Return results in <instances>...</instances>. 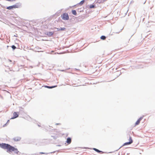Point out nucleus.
Here are the masks:
<instances>
[{"label": "nucleus", "mask_w": 155, "mask_h": 155, "mask_svg": "<svg viewBox=\"0 0 155 155\" xmlns=\"http://www.w3.org/2000/svg\"><path fill=\"white\" fill-rule=\"evenodd\" d=\"M0 146L3 149H6L7 152H12L14 151L15 153L17 154L19 152L17 148H15L8 144L2 143V144H0Z\"/></svg>", "instance_id": "obj_1"}, {"label": "nucleus", "mask_w": 155, "mask_h": 155, "mask_svg": "<svg viewBox=\"0 0 155 155\" xmlns=\"http://www.w3.org/2000/svg\"><path fill=\"white\" fill-rule=\"evenodd\" d=\"M61 17L63 20L65 21L68 20L69 18L68 13L65 12L61 15Z\"/></svg>", "instance_id": "obj_2"}, {"label": "nucleus", "mask_w": 155, "mask_h": 155, "mask_svg": "<svg viewBox=\"0 0 155 155\" xmlns=\"http://www.w3.org/2000/svg\"><path fill=\"white\" fill-rule=\"evenodd\" d=\"M19 113L18 112H14L13 113V116L11 117V119H14L18 117Z\"/></svg>", "instance_id": "obj_3"}, {"label": "nucleus", "mask_w": 155, "mask_h": 155, "mask_svg": "<svg viewBox=\"0 0 155 155\" xmlns=\"http://www.w3.org/2000/svg\"><path fill=\"white\" fill-rule=\"evenodd\" d=\"M54 33V32H48L46 31L45 33V35L48 36L49 37H50L52 36Z\"/></svg>", "instance_id": "obj_4"}, {"label": "nucleus", "mask_w": 155, "mask_h": 155, "mask_svg": "<svg viewBox=\"0 0 155 155\" xmlns=\"http://www.w3.org/2000/svg\"><path fill=\"white\" fill-rule=\"evenodd\" d=\"M143 118V117H140L136 122L135 124V126L138 125L140 122L141 120Z\"/></svg>", "instance_id": "obj_5"}, {"label": "nucleus", "mask_w": 155, "mask_h": 155, "mask_svg": "<svg viewBox=\"0 0 155 155\" xmlns=\"http://www.w3.org/2000/svg\"><path fill=\"white\" fill-rule=\"evenodd\" d=\"M54 28L57 29L56 31H63L66 29V28Z\"/></svg>", "instance_id": "obj_6"}, {"label": "nucleus", "mask_w": 155, "mask_h": 155, "mask_svg": "<svg viewBox=\"0 0 155 155\" xmlns=\"http://www.w3.org/2000/svg\"><path fill=\"white\" fill-rule=\"evenodd\" d=\"M14 5L15 8H18L21 6V4L20 2L17 3Z\"/></svg>", "instance_id": "obj_7"}, {"label": "nucleus", "mask_w": 155, "mask_h": 155, "mask_svg": "<svg viewBox=\"0 0 155 155\" xmlns=\"http://www.w3.org/2000/svg\"><path fill=\"white\" fill-rule=\"evenodd\" d=\"M21 139V138L20 137H16L13 138V140L15 141H18Z\"/></svg>", "instance_id": "obj_8"}, {"label": "nucleus", "mask_w": 155, "mask_h": 155, "mask_svg": "<svg viewBox=\"0 0 155 155\" xmlns=\"http://www.w3.org/2000/svg\"><path fill=\"white\" fill-rule=\"evenodd\" d=\"M93 149L95 151L99 153H104V152L96 148H94Z\"/></svg>", "instance_id": "obj_9"}, {"label": "nucleus", "mask_w": 155, "mask_h": 155, "mask_svg": "<svg viewBox=\"0 0 155 155\" xmlns=\"http://www.w3.org/2000/svg\"><path fill=\"white\" fill-rule=\"evenodd\" d=\"M71 141V139L70 137H68L67 139L66 142L68 144H70Z\"/></svg>", "instance_id": "obj_10"}, {"label": "nucleus", "mask_w": 155, "mask_h": 155, "mask_svg": "<svg viewBox=\"0 0 155 155\" xmlns=\"http://www.w3.org/2000/svg\"><path fill=\"white\" fill-rule=\"evenodd\" d=\"M14 8H15L14 5H12V6H9L8 7H7L6 8L7 9H8V10L13 9Z\"/></svg>", "instance_id": "obj_11"}, {"label": "nucleus", "mask_w": 155, "mask_h": 155, "mask_svg": "<svg viewBox=\"0 0 155 155\" xmlns=\"http://www.w3.org/2000/svg\"><path fill=\"white\" fill-rule=\"evenodd\" d=\"M23 110H24V109L23 108L21 107L19 110V112H18L19 114H23L24 113V111Z\"/></svg>", "instance_id": "obj_12"}, {"label": "nucleus", "mask_w": 155, "mask_h": 155, "mask_svg": "<svg viewBox=\"0 0 155 155\" xmlns=\"http://www.w3.org/2000/svg\"><path fill=\"white\" fill-rule=\"evenodd\" d=\"M96 8L95 5L93 4H91L89 6V8Z\"/></svg>", "instance_id": "obj_13"}, {"label": "nucleus", "mask_w": 155, "mask_h": 155, "mask_svg": "<svg viewBox=\"0 0 155 155\" xmlns=\"http://www.w3.org/2000/svg\"><path fill=\"white\" fill-rule=\"evenodd\" d=\"M71 12L73 15H76L77 14L76 11L75 10H72V11H71Z\"/></svg>", "instance_id": "obj_14"}, {"label": "nucleus", "mask_w": 155, "mask_h": 155, "mask_svg": "<svg viewBox=\"0 0 155 155\" xmlns=\"http://www.w3.org/2000/svg\"><path fill=\"white\" fill-rule=\"evenodd\" d=\"M121 74V72L119 71H117L116 73L115 74H117V77L118 76H119Z\"/></svg>", "instance_id": "obj_15"}, {"label": "nucleus", "mask_w": 155, "mask_h": 155, "mask_svg": "<svg viewBox=\"0 0 155 155\" xmlns=\"http://www.w3.org/2000/svg\"><path fill=\"white\" fill-rule=\"evenodd\" d=\"M100 38L102 40H105L106 38V37L104 35H102L101 37Z\"/></svg>", "instance_id": "obj_16"}, {"label": "nucleus", "mask_w": 155, "mask_h": 155, "mask_svg": "<svg viewBox=\"0 0 155 155\" xmlns=\"http://www.w3.org/2000/svg\"><path fill=\"white\" fill-rule=\"evenodd\" d=\"M131 144L130 143V142L129 141L128 142H127L125 143H124V144L123 145V146H125L128 145H129Z\"/></svg>", "instance_id": "obj_17"}, {"label": "nucleus", "mask_w": 155, "mask_h": 155, "mask_svg": "<svg viewBox=\"0 0 155 155\" xmlns=\"http://www.w3.org/2000/svg\"><path fill=\"white\" fill-rule=\"evenodd\" d=\"M129 142H130V143L131 144L133 142V141L132 139V137H130H130H129Z\"/></svg>", "instance_id": "obj_18"}, {"label": "nucleus", "mask_w": 155, "mask_h": 155, "mask_svg": "<svg viewBox=\"0 0 155 155\" xmlns=\"http://www.w3.org/2000/svg\"><path fill=\"white\" fill-rule=\"evenodd\" d=\"M85 2V0H83L81 1L79 3V4L80 5H82Z\"/></svg>", "instance_id": "obj_19"}, {"label": "nucleus", "mask_w": 155, "mask_h": 155, "mask_svg": "<svg viewBox=\"0 0 155 155\" xmlns=\"http://www.w3.org/2000/svg\"><path fill=\"white\" fill-rule=\"evenodd\" d=\"M100 0H95V1L94 2H95L96 3H102L101 2H100Z\"/></svg>", "instance_id": "obj_20"}, {"label": "nucleus", "mask_w": 155, "mask_h": 155, "mask_svg": "<svg viewBox=\"0 0 155 155\" xmlns=\"http://www.w3.org/2000/svg\"><path fill=\"white\" fill-rule=\"evenodd\" d=\"M11 47L13 50H15L16 48V46L14 45H12L11 46Z\"/></svg>", "instance_id": "obj_21"}, {"label": "nucleus", "mask_w": 155, "mask_h": 155, "mask_svg": "<svg viewBox=\"0 0 155 155\" xmlns=\"http://www.w3.org/2000/svg\"><path fill=\"white\" fill-rule=\"evenodd\" d=\"M45 87H46L48 88H49V89H51V86H48V85H45Z\"/></svg>", "instance_id": "obj_22"}, {"label": "nucleus", "mask_w": 155, "mask_h": 155, "mask_svg": "<svg viewBox=\"0 0 155 155\" xmlns=\"http://www.w3.org/2000/svg\"><path fill=\"white\" fill-rule=\"evenodd\" d=\"M60 151V150H56V151H53V152H51V153H54L56 152H59Z\"/></svg>", "instance_id": "obj_23"}, {"label": "nucleus", "mask_w": 155, "mask_h": 155, "mask_svg": "<svg viewBox=\"0 0 155 155\" xmlns=\"http://www.w3.org/2000/svg\"><path fill=\"white\" fill-rule=\"evenodd\" d=\"M51 137H52L53 139L54 140H56V139L57 138V137H56V136H51Z\"/></svg>", "instance_id": "obj_24"}, {"label": "nucleus", "mask_w": 155, "mask_h": 155, "mask_svg": "<svg viewBox=\"0 0 155 155\" xmlns=\"http://www.w3.org/2000/svg\"><path fill=\"white\" fill-rule=\"evenodd\" d=\"M39 153L40 154H48V153H44V152H40Z\"/></svg>", "instance_id": "obj_25"}, {"label": "nucleus", "mask_w": 155, "mask_h": 155, "mask_svg": "<svg viewBox=\"0 0 155 155\" xmlns=\"http://www.w3.org/2000/svg\"><path fill=\"white\" fill-rule=\"evenodd\" d=\"M57 86V85H54V86H51V88H53L54 87H56Z\"/></svg>", "instance_id": "obj_26"}, {"label": "nucleus", "mask_w": 155, "mask_h": 155, "mask_svg": "<svg viewBox=\"0 0 155 155\" xmlns=\"http://www.w3.org/2000/svg\"><path fill=\"white\" fill-rule=\"evenodd\" d=\"M7 126V124L6 123L3 126V127H5L6 126Z\"/></svg>", "instance_id": "obj_27"}, {"label": "nucleus", "mask_w": 155, "mask_h": 155, "mask_svg": "<svg viewBox=\"0 0 155 155\" xmlns=\"http://www.w3.org/2000/svg\"><path fill=\"white\" fill-rule=\"evenodd\" d=\"M122 30V29H121L120 31L119 32H116V33H117V34L119 33V32H120Z\"/></svg>", "instance_id": "obj_28"}, {"label": "nucleus", "mask_w": 155, "mask_h": 155, "mask_svg": "<svg viewBox=\"0 0 155 155\" xmlns=\"http://www.w3.org/2000/svg\"><path fill=\"white\" fill-rule=\"evenodd\" d=\"M9 121H10L9 120H7V122L6 123L7 124L9 122Z\"/></svg>", "instance_id": "obj_29"}, {"label": "nucleus", "mask_w": 155, "mask_h": 155, "mask_svg": "<svg viewBox=\"0 0 155 155\" xmlns=\"http://www.w3.org/2000/svg\"><path fill=\"white\" fill-rule=\"evenodd\" d=\"M17 35L16 34V35H14V36L15 37H17Z\"/></svg>", "instance_id": "obj_30"}, {"label": "nucleus", "mask_w": 155, "mask_h": 155, "mask_svg": "<svg viewBox=\"0 0 155 155\" xmlns=\"http://www.w3.org/2000/svg\"><path fill=\"white\" fill-rule=\"evenodd\" d=\"M56 124L57 125H60V124H60V123H56Z\"/></svg>", "instance_id": "obj_31"}, {"label": "nucleus", "mask_w": 155, "mask_h": 155, "mask_svg": "<svg viewBox=\"0 0 155 155\" xmlns=\"http://www.w3.org/2000/svg\"><path fill=\"white\" fill-rule=\"evenodd\" d=\"M56 146H61L60 145H57Z\"/></svg>", "instance_id": "obj_32"}, {"label": "nucleus", "mask_w": 155, "mask_h": 155, "mask_svg": "<svg viewBox=\"0 0 155 155\" xmlns=\"http://www.w3.org/2000/svg\"><path fill=\"white\" fill-rule=\"evenodd\" d=\"M8 61H10V62H11V61H11V60H10V59H9V60H8Z\"/></svg>", "instance_id": "obj_33"}, {"label": "nucleus", "mask_w": 155, "mask_h": 155, "mask_svg": "<svg viewBox=\"0 0 155 155\" xmlns=\"http://www.w3.org/2000/svg\"><path fill=\"white\" fill-rule=\"evenodd\" d=\"M16 0H12V2L14 1H15Z\"/></svg>", "instance_id": "obj_34"}, {"label": "nucleus", "mask_w": 155, "mask_h": 155, "mask_svg": "<svg viewBox=\"0 0 155 155\" xmlns=\"http://www.w3.org/2000/svg\"><path fill=\"white\" fill-rule=\"evenodd\" d=\"M146 2V1L144 2L143 4H144Z\"/></svg>", "instance_id": "obj_35"}, {"label": "nucleus", "mask_w": 155, "mask_h": 155, "mask_svg": "<svg viewBox=\"0 0 155 155\" xmlns=\"http://www.w3.org/2000/svg\"><path fill=\"white\" fill-rule=\"evenodd\" d=\"M38 125V126L39 127H40V125Z\"/></svg>", "instance_id": "obj_36"}, {"label": "nucleus", "mask_w": 155, "mask_h": 155, "mask_svg": "<svg viewBox=\"0 0 155 155\" xmlns=\"http://www.w3.org/2000/svg\"><path fill=\"white\" fill-rule=\"evenodd\" d=\"M64 71V70H62L61 71Z\"/></svg>", "instance_id": "obj_37"}, {"label": "nucleus", "mask_w": 155, "mask_h": 155, "mask_svg": "<svg viewBox=\"0 0 155 155\" xmlns=\"http://www.w3.org/2000/svg\"><path fill=\"white\" fill-rule=\"evenodd\" d=\"M120 155V154L118 153V155Z\"/></svg>", "instance_id": "obj_38"}]
</instances>
